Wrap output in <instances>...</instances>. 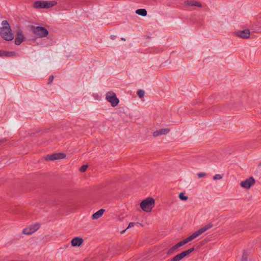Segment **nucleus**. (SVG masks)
Returning a JSON list of instances; mask_svg holds the SVG:
<instances>
[{
  "instance_id": "obj_1",
  "label": "nucleus",
  "mask_w": 261,
  "mask_h": 261,
  "mask_svg": "<svg viewBox=\"0 0 261 261\" xmlns=\"http://www.w3.org/2000/svg\"><path fill=\"white\" fill-rule=\"evenodd\" d=\"M0 36L7 41H11L14 39L12 29L7 21H3L2 22V26L0 27Z\"/></svg>"
},
{
  "instance_id": "obj_2",
  "label": "nucleus",
  "mask_w": 261,
  "mask_h": 261,
  "mask_svg": "<svg viewBox=\"0 0 261 261\" xmlns=\"http://www.w3.org/2000/svg\"><path fill=\"white\" fill-rule=\"evenodd\" d=\"M155 205V200L152 197L149 196L143 199L140 203L142 211L146 213H151Z\"/></svg>"
},
{
  "instance_id": "obj_3",
  "label": "nucleus",
  "mask_w": 261,
  "mask_h": 261,
  "mask_svg": "<svg viewBox=\"0 0 261 261\" xmlns=\"http://www.w3.org/2000/svg\"><path fill=\"white\" fill-rule=\"evenodd\" d=\"M213 226V225L211 224H208L200 228L197 231L193 232L191 235H190L189 237H187L185 239L180 241V244L182 246L185 245L186 244L188 243V242L193 240L197 237H198L199 236L206 231L207 230L210 229Z\"/></svg>"
},
{
  "instance_id": "obj_4",
  "label": "nucleus",
  "mask_w": 261,
  "mask_h": 261,
  "mask_svg": "<svg viewBox=\"0 0 261 261\" xmlns=\"http://www.w3.org/2000/svg\"><path fill=\"white\" fill-rule=\"evenodd\" d=\"M105 99L113 108L117 107L120 103L116 93L113 91H109L106 93Z\"/></svg>"
},
{
  "instance_id": "obj_5",
  "label": "nucleus",
  "mask_w": 261,
  "mask_h": 261,
  "mask_svg": "<svg viewBox=\"0 0 261 261\" xmlns=\"http://www.w3.org/2000/svg\"><path fill=\"white\" fill-rule=\"evenodd\" d=\"M41 227L39 222H36L32 223L26 226L22 231V233L27 236H30L38 230Z\"/></svg>"
},
{
  "instance_id": "obj_6",
  "label": "nucleus",
  "mask_w": 261,
  "mask_h": 261,
  "mask_svg": "<svg viewBox=\"0 0 261 261\" xmlns=\"http://www.w3.org/2000/svg\"><path fill=\"white\" fill-rule=\"evenodd\" d=\"M255 184V179L253 176H249L240 182V187L245 190H249L254 186Z\"/></svg>"
},
{
  "instance_id": "obj_7",
  "label": "nucleus",
  "mask_w": 261,
  "mask_h": 261,
  "mask_svg": "<svg viewBox=\"0 0 261 261\" xmlns=\"http://www.w3.org/2000/svg\"><path fill=\"white\" fill-rule=\"evenodd\" d=\"M234 36L242 39H248L251 36V31L249 29L238 30L233 33Z\"/></svg>"
},
{
  "instance_id": "obj_8",
  "label": "nucleus",
  "mask_w": 261,
  "mask_h": 261,
  "mask_svg": "<svg viewBox=\"0 0 261 261\" xmlns=\"http://www.w3.org/2000/svg\"><path fill=\"white\" fill-rule=\"evenodd\" d=\"M33 33L39 38L47 37L48 35V31L42 27H34L32 29Z\"/></svg>"
},
{
  "instance_id": "obj_9",
  "label": "nucleus",
  "mask_w": 261,
  "mask_h": 261,
  "mask_svg": "<svg viewBox=\"0 0 261 261\" xmlns=\"http://www.w3.org/2000/svg\"><path fill=\"white\" fill-rule=\"evenodd\" d=\"M26 40V37L22 30H18L16 32L14 43L16 45H19Z\"/></svg>"
},
{
  "instance_id": "obj_10",
  "label": "nucleus",
  "mask_w": 261,
  "mask_h": 261,
  "mask_svg": "<svg viewBox=\"0 0 261 261\" xmlns=\"http://www.w3.org/2000/svg\"><path fill=\"white\" fill-rule=\"evenodd\" d=\"M84 239L80 236L73 238L70 241V244L72 247L81 248L84 244Z\"/></svg>"
},
{
  "instance_id": "obj_11",
  "label": "nucleus",
  "mask_w": 261,
  "mask_h": 261,
  "mask_svg": "<svg viewBox=\"0 0 261 261\" xmlns=\"http://www.w3.org/2000/svg\"><path fill=\"white\" fill-rule=\"evenodd\" d=\"M56 4L55 2L36 1L34 3L33 6L36 8H48L55 6Z\"/></svg>"
},
{
  "instance_id": "obj_12",
  "label": "nucleus",
  "mask_w": 261,
  "mask_h": 261,
  "mask_svg": "<svg viewBox=\"0 0 261 261\" xmlns=\"http://www.w3.org/2000/svg\"><path fill=\"white\" fill-rule=\"evenodd\" d=\"M66 156V154L63 152H58L51 154L47 155L45 157V160L47 161H54L58 160H61L65 159Z\"/></svg>"
},
{
  "instance_id": "obj_13",
  "label": "nucleus",
  "mask_w": 261,
  "mask_h": 261,
  "mask_svg": "<svg viewBox=\"0 0 261 261\" xmlns=\"http://www.w3.org/2000/svg\"><path fill=\"white\" fill-rule=\"evenodd\" d=\"M185 5L187 6H195L198 8L202 7V3L198 1H187L185 2Z\"/></svg>"
},
{
  "instance_id": "obj_14",
  "label": "nucleus",
  "mask_w": 261,
  "mask_h": 261,
  "mask_svg": "<svg viewBox=\"0 0 261 261\" xmlns=\"http://www.w3.org/2000/svg\"><path fill=\"white\" fill-rule=\"evenodd\" d=\"M181 246V244H180V242H179L168 250V251H167V254L169 255L173 254V253L177 251L178 248Z\"/></svg>"
},
{
  "instance_id": "obj_15",
  "label": "nucleus",
  "mask_w": 261,
  "mask_h": 261,
  "mask_svg": "<svg viewBox=\"0 0 261 261\" xmlns=\"http://www.w3.org/2000/svg\"><path fill=\"white\" fill-rule=\"evenodd\" d=\"M105 210L103 209H100L96 213H94L92 216V220H97L100 218L103 214Z\"/></svg>"
},
{
  "instance_id": "obj_16",
  "label": "nucleus",
  "mask_w": 261,
  "mask_h": 261,
  "mask_svg": "<svg viewBox=\"0 0 261 261\" xmlns=\"http://www.w3.org/2000/svg\"><path fill=\"white\" fill-rule=\"evenodd\" d=\"M136 13L142 16H146L147 14V11L145 9H139L136 10Z\"/></svg>"
},
{
  "instance_id": "obj_17",
  "label": "nucleus",
  "mask_w": 261,
  "mask_h": 261,
  "mask_svg": "<svg viewBox=\"0 0 261 261\" xmlns=\"http://www.w3.org/2000/svg\"><path fill=\"white\" fill-rule=\"evenodd\" d=\"M185 257L182 253L181 252L177 255H176L175 256H174L173 258H172L170 261H180L182 258H184Z\"/></svg>"
},
{
  "instance_id": "obj_18",
  "label": "nucleus",
  "mask_w": 261,
  "mask_h": 261,
  "mask_svg": "<svg viewBox=\"0 0 261 261\" xmlns=\"http://www.w3.org/2000/svg\"><path fill=\"white\" fill-rule=\"evenodd\" d=\"M178 198L180 200L187 201L188 200L189 197L185 192H180L178 194Z\"/></svg>"
},
{
  "instance_id": "obj_19",
  "label": "nucleus",
  "mask_w": 261,
  "mask_h": 261,
  "mask_svg": "<svg viewBox=\"0 0 261 261\" xmlns=\"http://www.w3.org/2000/svg\"><path fill=\"white\" fill-rule=\"evenodd\" d=\"M16 56V53L15 51H8L5 50V57H13Z\"/></svg>"
},
{
  "instance_id": "obj_20",
  "label": "nucleus",
  "mask_w": 261,
  "mask_h": 261,
  "mask_svg": "<svg viewBox=\"0 0 261 261\" xmlns=\"http://www.w3.org/2000/svg\"><path fill=\"white\" fill-rule=\"evenodd\" d=\"M161 135H165L169 133L170 129L168 128H164L159 129Z\"/></svg>"
},
{
  "instance_id": "obj_21",
  "label": "nucleus",
  "mask_w": 261,
  "mask_h": 261,
  "mask_svg": "<svg viewBox=\"0 0 261 261\" xmlns=\"http://www.w3.org/2000/svg\"><path fill=\"white\" fill-rule=\"evenodd\" d=\"M145 93V91L141 89L138 90L137 92V95L140 98H143L144 97Z\"/></svg>"
},
{
  "instance_id": "obj_22",
  "label": "nucleus",
  "mask_w": 261,
  "mask_h": 261,
  "mask_svg": "<svg viewBox=\"0 0 261 261\" xmlns=\"http://www.w3.org/2000/svg\"><path fill=\"white\" fill-rule=\"evenodd\" d=\"M194 248H191L190 249H189L187 250H186V251H184L182 252L181 253L184 255V257H186L188 254H189L190 253L194 251Z\"/></svg>"
},
{
  "instance_id": "obj_23",
  "label": "nucleus",
  "mask_w": 261,
  "mask_h": 261,
  "mask_svg": "<svg viewBox=\"0 0 261 261\" xmlns=\"http://www.w3.org/2000/svg\"><path fill=\"white\" fill-rule=\"evenodd\" d=\"M88 166L87 165H84L80 167L79 170L81 172H85L88 169Z\"/></svg>"
},
{
  "instance_id": "obj_24",
  "label": "nucleus",
  "mask_w": 261,
  "mask_h": 261,
  "mask_svg": "<svg viewBox=\"0 0 261 261\" xmlns=\"http://www.w3.org/2000/svg\"><path fill=\"white\" fill-rule=\"evenodd\" d=\"M222 178H223V175L217 174L213 176V178L214 180H221L222 179Z\"/></svg>"
},
{
  "instance_id": "obj_25",
  "label": "nucleus",
  "mask_w": 261,
  "mask_h": 261,
  "mask_svg": "<svg viewBox=\"0 0 261 261\" xmlns=\"http://www.w3.org/2000/svg\"><path fill=\"white\" fill-rule=\"evenodd\" d=\"M152 135L153 137H159V136H162L161 134H160V131L159 130H156L155 131H154L153 134H152Z\"/></svg>"
},
{
  "instance_id": "obj_26",
  "label": "nucleus",
  "mask_w": 261,
  "mask_h": 261,
  "mask_svg": "<svg viewBox=\"0 0 261 261\" xmlns=\"http://www.w3.org/2000/svg\"><path fill=\"white\" fill-rule=\"evenodd\" d=\"M136 224V223H135V222H131V223H130L128 224V226L127 229H129L130 228H132V227H134Z\"/></svg>"
},
{
  "instance_id": "obj_27",
  "label": "nucleus",
  "mask_w": 261,
  "mask_h": 261,
  "mask_svg": "<svg viewBox=\"0 0 261 261\" xmlns=\"http://www.w3.org/2000/svg\"><path fill=\"white\" fill-rule=\"evenodd\" d=\"M206 175V174L204 172H200L198 174V177L199 178H202Z\"/></svg>"
},
{
  "instance_id": "obj_28",
  "label": "nucleus",
  "mask_w": 261,
  "mask_h": 261,
  "mask_svg": "<svg viewBox=\"0 0 261 261\" xmlns=\"http://www.w3.org/2000/svg\"><path fill=\"white\" fill-rule=\"evenodd\" d=\"M0 57H5V50H0Z\"/></svg>"
},
{
  "instance_id": "obj_29",
  "label": "nucleus",
  "mask_w": 261,
  "mask_h": 261,
  "mask_svg": "<svg viewBox=\"0 0 261 261\" xmlns=\"http://www.w3.org/2000/svg\"><path fill=\"white\" fill-rule=\"evenodd\" d=\"M242 261H247V258L246 256H243Z\"/></svg>"
}]
</instances>
